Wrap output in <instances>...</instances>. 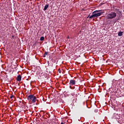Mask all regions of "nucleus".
<instances>
[{
    "mask_svg": "<svg viewBox=\"0 0 124 124\" xmlns=\"http://www.w3.org/2000/svg\"><path fill=\"white\" fill-rule=\"evenodd\" d=\"M48 7H49V4H46L45 6V7L44 9V11H46V10H47V9H48Z\"/></svg>",
    "mask_w": 124,
    "mask_h": 124,
    "instance_id": "nucleus-6",
    "label": "nucleus"
},
{
    "mask_svg": "<svg viewBox=\"0 0 124 124\" xmlns=\"http://www.w3.org/2000/svg\"><path fill=\"white\" fill-rule=\"evenodd\" d=\"M47 55H48V52H46L44 54V58H46V56H47Z\"/></svg>",
    "mask_w": 124,
    "mask_h": 124,
    "instance_id": "nucleus-10",
    "label": "nucleus"
},
{
    "mask_svg": "<svg viewBox=\"0 0 124 124\" xmlns=\"http://www.w3.org/2000/svg\"><path fill=\"white\" fill-rule=\"evenodd\" d=\"M100 11H101V10H96V11H94V12H93L92 13V14H94L95 13H97V12H100Z\"/></svg>",
    "mask_w": 124,
    "mask_h": 124,
    "instance_id": "nucleus-8",
    "label": "nucleus"
},
{
    "mask_svg": "<svg viewBox=\"0 0 124 124\" xmlns=\"http://www.w3.org/2000/svg\"><path fill=\"white\" fill-rule=\"evenodd\" d=\"M89 16H88L87 17V18H89Z\"/></svg>",
    "mask_w": 124,
    "mask_h": 124,
    "instance_id": "nucleus-17",
    "label": "nucleus"
},
{
    "mask_svg": "<svg viewBox=\"0 0 124 124\" xmlns=\"http://www.w3.org/2000/svg\"><path fill=\"white\" fill-rule=\"evenodd\" d=\"M116 17H117V13H115V12H111L108 14L107 19H114V18H116Z\"/></svg>",
    "mask_w": 124,
    "mask_h": 124,
    "instance_id": "nucleus-2",
    "label": "nucleus"
},
{
    "mask_svg": "<svg viewBox=\"0 0 124 124\" xmlns=\"http://www.w3.org/2000/svg\"><path fill=\"white\" fill-rule=\"evenodd\" d=\"M12 37H14V36H12Z\"/></svg>",
    "mask_w": 124,
    "mask_h": 124,
    "instance_id": "nucleus-18",
    "label": "nucleus"
},
{
    "mask_svg": "<svg viewBox=\"0 0 124 124\" xmlns=\"http://www.w3.org/2000/svg\"><path fill=\"white\" fill-rule=\"evenodd\" d=\"M76 84V80L74 79L70 80L69 85L70 86H74Z\"/></svg>",
    "mask_w": 124,
    "mask_h": 124,
    "instance_id": "nucleus-4",
    "label": "nucleus"
},
{
    "mask_svg": "<svg viewBox=\"0 0 124 124\" xmlns=\"http://www.w3.org/2000/svg\"><path fill=\"white\" fill-rule=\"evenodd\" d=\"M13 97H14V95H11V96L10 97V98H13Z\"/></svg>",
    "mask_w": 124,
    "mask_h": 124,
    "instance_id": "nucleus-13",
    "label": "nucleus"
},
{
    "mask_svg": "<svg viewBox=\"0 0 124 124\" xmlns=\"http://www.w3.org/2000/svg\"><path fill=\"white\" fill-rule=\"evenodd\" d=\"M67 38H69V36H68V37H67Z\"/></svg>",
    "mask_w": 124,
    "mask_h": 124,
    "instance_id": "nucleus-16",
    "label": "nucleus"
},
{
    "mask_svg": "<svg viewBox=\"0 0 124 124\" xmlns=\"http://www.w3.org/2000/svg\"><path fill=\"white\" fill-rule=\"evenodd\" d=\"M101 14H103V12L92 14V15L89 17V19H92V18H95L96 17H99V16H101Z\"/></svg>",
    "mask_w": 124,
    "mask_h": 124,
    "instance_id": "nucleus-3",
    "label": "nucleus"
},
{
    "mask_svg": "<svg viewBox=\"0 0 124 124\" xmlns=\"http://www.w3.org/2000/svg\"><path fill=\"white\" fill-rule=\"evenodd\" d=\"M70 89H72V88L71 87V86H70Z\"/></svg>",
    "mask_w": 124,
    "mask_h": 124,
    "instance_id": "nucleus-15",
    "label": "nucleus"
},
{
    "mask_svg": "<svg viewBox=\"0 0 124 124\" xmlns=\"http://www.w3.org/2000/svg\"><path fill=\"white\" fill-rule=\"evenodd\" d=\"M44 39H45V38H44V37H43V36H42V37H41L40 38V41H44Z\"/></svg>",
    "mask_w": 124,
    "mask_h": 124,
    "instance_id": "nucleus-11",
    "label": "nucleus"
},
{
    "mask_svg": "<svg viewBox=\"0 0 124 124\" xmlns=\"http://www.w3.org/2000/svg\"><path fill=\"white\" fill-rule=\"evenodd\" d=\"M16 80H17V81H18V82H21V80H22V76H21V75H19L18 76H17Z\"/></svg>",
    "mask_w": 124,
    "mask_h": 124,
    "instance_id": "nucleus-5",
    "label": "nucleus"
},
{
    "mask_svg": "<svg viewBox=\"0 0 124 124\" xmlns=\"http://www.w3.org/2000/svg\"><path fill=\"white\" fill-rule=\"evenodd\" d=\"M19 103H22V101H19Z\"/></svg>",
    "mask_w": 124,
    "mask_h": 124,
    "instance_id": "nucleus-14",
    "label": "nucleus"
},
{
    "mask_svg": "<svg viewBox=\"0 0 124 124\" xmlns=\"http://www.w3.org/2000/svg\"><path fill=\"white\" fill-rule=\"evenodd\" d=\"M27 100L31 103H35L36 101V97L33 94H31L27 97Z\"/></svg>",
    "mask_w": 124,
    "mask_h": 124,
    "instance_id": "nucleus-1",
    "label": "nucleus"
},
{
    "mask_svg": "<svg viewBox=\"0 0 124 124\" xmlns=\"http://www.w3.org/2000/svg\"><path fill=\"white\" fill-rule=\"evenodd\" d=\"M114 9L115 10V12H116V13H117V14H119L118 12H119V13H121V11H120V9H117V8H115Z\"/></svg>",
    "mask_w": 124,
    "mask_h": 124,
    "instance_id": "nucleus-7",
    "label": "nucleus"
},
{
    "mask_svg": "<svg viewBox=\"0 0 124 124\" xmlns=\"http://www.w3.org/2000/svg\"><path fill=\"white\" fill-rule=\"evenodd\" d=\"M123 32H122V31L119 32L118 34V36H123Z\"/></svg>",
    "mask_w": 124,
    "mask_h": 124,
    "instance_id": "nucleus-9",
    "label": "nucleus"
},
{
    "mask_svg": "<svg viewBox=\"0 0 124 124\" xmlns=\"http://www.w3.org/2000/svg\"><path fill=\"white\" fill-rule=\"evenodd\" d=\"M59 73H62V70H61V69H58Z\"/></svg>",
    "mask_w": 124,
    "mask_h": 124,
    "instance_id": "nucleus-12",
    "label": "nucleus"
}]
</instances>
